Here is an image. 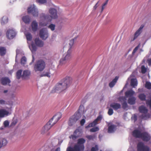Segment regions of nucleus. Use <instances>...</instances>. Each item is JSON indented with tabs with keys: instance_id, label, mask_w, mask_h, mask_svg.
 <instances>
[{
	"instance_id": "1",
	"label": "nucleus",
	"mask_w": 151,
	"mask_h": 151,
	"mask_svg": "<svg viewBox=\"0 0 151 151\" xmlns=\"http://www.w3.org/2000/svg\"><path fill=\"white\" fill-rule=\"evenodd\" d=\"M71 81V77H66L55 85L52 90V93H58L65 90L69 86Z\"/></svg>"
},
{
	"instance_id": "2",
	"label": "nucleus",
	"mask_w": 151,
	"mask_h": 151,
	"mask_svg": "<svg viewBox=\"0 0 151 151\" xmlns=\"http://www.w3.org/2000/svg\"><path fill=\"white\" fill-rule=\"evenodd\" d=\"M62 114L59 112L53 116L49 122L42 128L41 133L44 134L47 132L61 118Z\"/></svg>"
},
{
	"instance_id": "3",
	"label": "nucleus",
	"mask_w": 151,
	"mask_h": 151,
	"mask_svg": "<svg viewBox=\"0 0 151 151\" xmlns=\"http://www.w3.org/2000/svg\"><path fill=\"white\" fill-rule=\"evenodd\" d=\"M62 114L59 112L53 116L49 122L42 128L41 133L44 134L47 132L61 118Z\"/></svg>"
},
{
	"instance_id": "4",
	"label": "nucleus",
	"mask_w": 151,
	"mask_h": 151,
	"mask_svg": "<svg viewBox=\"0 0 151 151\" xmlns=\"http://www.w3.org/2000/svg\"><path fill=\"white\" fill-rule=\"evenodd\" d=\"M62 114L59 112L53 116L49 122L42 128L41 133L44 134L47 132L61 118Z\"/></svg>"
},
{
	"instance_id": "5",
	"label": "nucleus",
	"mask_w": 151,
	"mask_h": 151,
	"mask_svg": "<svg viewBox=\"0 0 151 151\" xmlns=\"http://www.w3.org/2000/svg\"><path fill=\"white\" fill-rule=\"evenodd\" d=\"M132 135L136 138H141L143 141H147L150 138V135L146 132H143L140 129L134 130L132 132Z\"/></svg>"
},
{
	"instance_id": "6",
	"label": "nucleus",
	"mask_w": 151,
	"mask_h": 151,
	"mask_svg": "<svg viewBox=\"0 0 151 151\" xmlns=\"http://www.w3.org/2000/svg\"><path fill=\"white\" fill-rule=\"evenodd\" d=\"M49 13L50 15L41 14V18H44L49 22H51L52 19H55L58 17L57 11L55 8H51L49 10Z\"/></svg>"
},
{
	"instance_id": "7",
	"label": "nucleus",
	"mask_w": 151,
	"mask_h": 151,
	"mask_svg": "<svg viewBox=\"0 0 151 151\" xmlns=\"http://www.w3.org/2000/svg\"><path fill=\"white\" fill-rule=\"evenodd\" d=\"M85 140L83 138L79 139L78 141V143L75 145L73 147H68L66 151H82L84 148V144L85 142Z\"/></svg>"
},
{
	"instance_id": "8",
	"label": "nucleus",
	"mask_w": 151,
	"mask_h": 151,
	"mask_svg": "<svg viewBox=\"0 0 151 151\" xmlns=\"http://www.w3.org/2000/svg\"><path fill=\"white\" fill-rule=\"evenodd\" d=\"M27 41L28 44L29 48L31 50L32 53L35 52L37 50L36 46L34 44L33 42H31L32 38V35L31 34L29 33H25Z\"/></svg>"
},
{
	"instance_id": "9",
	"label": "nucleus",
	"mask_w": 151,
	"mask_h": 151,
	"mask_svg": "<svg viewBox=\"0 0 151 151\" xmlns=\"http://www.w3.org/2000/svg\"><path fill=\"white\" fill-rule=\"evenodd\" d=\"M71 50L70 49H69L65 55L60 60V65H62L65 64L71 58Z\"/></svg>"
},
{
	"instance_id": "10",
	"label": "nucleus",
	"mask_w": 151,
	"mask_h": 151,
	"mask_svg": "<svg viewBox=\"0 0 151 151\" xmlns=\"http://www.w3.org/2000/svg\"><path fill=\"white\" fill-rule=\"evenodd\" d=\"M45 67V61L42 60L37 61L34 66V69L36 72L42 71Z\"/></svg>"
},
{
	"instance_id": "11",
	"label": "nucleus",
	"mask_w": 151,
	"mask_h": 151,
	"mask_svg": "<svg viewBox=\"0 0 151 151\" xmlns=\"http://www.w3.org/2000/svg\"><path fill=\"white\" fill-rule=\"evenodd\" d=\"M139 110L140 112L142 114L140 116L141 119H146L150 117V115L147 113L148 109L143 106H139Z\"/></svg>"
},
{
	"instance_id": "12",
	"label": "nucleus",
	"mask_w": 151,
	"mask_h": 151,
	"mask_svg": "<svg viewBox=\"0 0 151 151\" xmlns=\"http://www.w3.org/2000/svg\"><path fill=\"white\" fill-rule=\"evenodd\" d=\"M28 13H31L35 17H37L38 15V11L36 6L34 4L30 6L27 9Z\"/></svg>"
},
{
	"instance_id": "13",
	"label": "nucleus",
	"mask_w": 151,
	"mask_h": 151,
	"mask_svg": "<svg viewBox=\"0 0 151 151\" xmlns=\"http://www.w3.org/2000/svg\"><path fill=\"white\" fill-rule=\"evenodd\" d=\"M17 34V32L13 28L8 29L6 33V35L7 39L11 40L14 38Z\"/></svg>"
},
{
	"instance_id": "14",
	"label": "nucleus",
	"mask_w": 151,
	"mask_h": 151,
	"mask_svg": "<svg viewBox=\"0 0 151 151\" xmlns=\"http://www.w3.org/2000/svg\"><path fill=\"white\" fill-rule=\"evenodd\" d=\"M40 36L42 39L46 40L48 37L49 33L47 28H44L41 29L40 31Z\"/></svg>"
},
{
	"instance_id": "15",
	"label": "nucleus",
	"mask_w": 151,
	"mask_h": 151,
	"mask_svg": "<svg viewBox=\"0 0 151 151\" xmlns=\"http://www.w3.org/2000/svg\"><path fill=\"white\" fill-rule=\"evenodd\" d=\"M7 110L4 109H0V119L7 116L11 113V108H6Z\"/></svg>"
},
{
	"instance_id": "16",
	"label": "nucleus",
	"mask_w": 151,
	"mask_h": 151,
	"mask_svg": "<svg viewBox=\"0 0 151 151\" xmlns=\"http://www.w3.org/2000/svg\"><path fill=\"white\" fill-rule=\"evenodd\" d=\"M102 118V115H100L92 122L89 124L88 126L86 127V128L92 127L96 126L99 123Z\"/></svg>"
},
{
	"instance_id": "17",
	"label": "nucleus",
	"mask_w": 151,
	"mask_h": 151,
	"mask_svg": "<svg viewBox=\"0 0 151 151\" xmlns=\"http://www.w3.org/2000/svg\"><path fill=\"white\" fill-rule=\"evenodd\" d=\"M138 151H150L149 148L144 145L143 143L142 142L139 143L137 145Z\"/></svg>"
},
{
	"instance_id": "18",
	"label": "nucleus",
	"mask_w": 151,
	"mask_h": 151,
	"mask_svg": "<svg viewBox=\"0 0 151 151\" xmlns=\"http://www.w3.org/2000/svg\"><path fill=\"white\" fill-rule=\"evenodd\" d=\"M119 100L122 103V107L124 109H125L128 107L127 103V99L124 96H121L119 99Z\"/></svg>"
},
{
	"instance_id": "19",
	"label": "nucleus",
	"mask_w": 151,
	"mask_h": 151,
	"mask_svg": "<svg viewBox=\"0 0 151 151\" xmlns=\"http://www.w3.org/2000/svg\"><path fill=\"white\" fill-rule=\"evenodd\" d=\"M144 27L143 25H142L139 29L136 31L134 34V36L133 39L132 38L131 40V41L134 40L142 32V30Z\"/></svg>"
},
{
	"instance_id": "20",
	"label": "nucleus",
	"mask_w": 151,
	"mask_h": 151,
	"mask_svg": "<svg viewBox=\"0 0 151 151\" xmlns=\"http://www.w3.org/2000/svg\"><path fill=\"white\" fill-rule=\"evenodd\" d=\"M40 20L39 24L40 26L45 27L47 26L48 24V22H49L46 20H45L44 18H41V14L40 15Z\"/></svg>"
},
{
	"instance_id": "21",
	"label": "nucleus",
	"mask_w": 151,
	"mask_h": 151,
	"mask_svg": "<svg viewBox=\"0 0 151 151\" xmlns=\"http://www.w3.org/2000/svg\"><path fill=\"white\" fill-rule=\"evenodd\" d=\"M78 119L75 116H73L71 117L70 118L68 123L69 125L70 126L73 125L76 122Z\"/></svg>"
},
{
	"instance_id": "22",
	"label": "nucleus",
	"mask_w": 151,
	"mask_h": 151,
	"mask_svg": "<svg viewBox=\"0 0 151 151\" xmlns=\"http://www.w3.org/2000/svg\"><path fill=\"white\" fill-rule=\"evenodd\" d=\"M110 106L114 110H116L121 108V105L119 103H113L110 104Z\"/></svg>"
},
{
	"instance_id": "23",
	"label": "nucleus",
	"mask_w": 151,
	"mask_h": 151,
	"mask_svg": "<svg viewBox=\"0 0 151 151\" xmlns=\"http://www.w3.org/2000/svg\"><path fill=\"white\" fill-rule=\"evenodd\" d=\"M81 132L80 131L79 129H76L73 135H72L70 137V138H72L73 139H74L80 135Z\"/></svg>"
},
{
	"instance_id": "24",
	"label": "nucleus",
	"mask_w": 151,
	"mask_h": 151,
	"mask_svg": "<svg viewBox=\"0 0 151 151\" xmlns=\"http://www.w3.org/2000/svg\"><path fill=\"white\" fill-rule=\"evenodd\" d=\"M10 82V79L8 77L3 78L1 79V82L4 85L9 84Z\"/></svg>"
},
{
	"instance_id": "25",
	"label": "nucleus",
	"mask_w": 151,
	"mask_h": 151,
	"mask_svg": "<svg viewBox=\"0 0 151 151\" xmlns=\"http://www.w3.org/2000/svg\"><path fill=\"white\" fill-rule=\"evenodd\" d=\"M31 25L32 31L34 32L36 31L38 29V24L36 21H33Z\"/></svg>"
},
{
	"instance_id": "26",
	"label": "nucleus",
	"mask_w": 151,
	"mask_h": 151,
	"mask_svg": "<svg viewBox=\"0 0 151 151\" xmlns=\"http://www.w3.org/2000/svg\"><path fill=\"white\" fill-rule=\"evenodd\" d=\"M135 92L132 90L131 89L126 92L125 95L126 97H132L135 94Z\"/></svg>"
},
{
	"instance_id": "27",
	"label": "nucleus",
	"mask_w": 151,
	"mask_h": 151,
	"mask_svg": "<svg viewBox=\"0 0 151 151\" xmlns=\"http://www.w3.org/2000/svg\"><path fill=\"white\" fill-rule=\"evenodd\" d=\"M116 129V126L114 124H111L109 127L108 132L112 133L114 132Z\"/></svg>"
},
{
	"instance_id": "28",
	"label": "nucleus",
	"mask_w": 151,
	"mask_h": 151,
	"mask_svg": "<svg viewBox=\"0 0 151 151\" xmlns=\"http://www.w3.org/2000/svg\"><path fill=\"white\" fill-rule=\"evenodd\" d=\"M1 23L2 25H4L7 23L8 18L7 16H3L0 20Z\"/></svg>"
},
{
	"instance_id": "29",
	"label": "nucleus",
	"mask_w": 151,
	"mask_h": 151,
	"mask_svg": "<svg viewBox=\"0 0 151 151\" xmlns=\"http://www.w3.org/2000/svg\"><path fill=\"white\" fill-rule=\"evenodd\" d=\"M35 42L37 46L40 47H42L44 45L43 41L39 39V38H36L35 40Z\"/></svg>"
},
{
	"instance_id": "30",
	"label": "nucleus",
	"mask_w": 151,
	"mask_h": 151,
	"mask_svg": "<svg viewBox=\"0 0 151 151\" xmlns=\"http://www.w3.org/2000/svg\"><path fill=\"white\" fill-rule=\"evenodd\" d=\"M131 86L133 88L137 86V81L136 78H132L131 80Z\"/></svg>"
},
{
	"instance_id": "31",
	"label": "nucleus",
	"mask_w": 151,
	"mask_h": 151,
	"mask_svg": "<svg viewBox=\"0 0 151 151\" xmlns=\"http://www.w3.org/2000/svg\"><path fill=\"white\" fill-rule=\"evenodd\" d=\"M30 72L29 71L27 70H25L23 72L22 76L26 78H27L30 76Z\"/></svg>"
},
{
	"instance_id": "32",
	"label": "nucleus",
	"mask_w": 151,
	"mask_h": 151,
	"mask_svg": "<svg viewBox=\"0 0 151 151\" xmlns=\"http://www.w3.org/2000/svg\"><path fill=\"white\" fill-rule=\"evenodd\" d=\"M136 98L134 97H129L128 100V103L131 105L134 104L135 102Z\"/></svg>"
},
{
	"instance_id": "33",
	"label": "nucleus",
	"mask_w": 151,
	"mask_h": 151,
	"mask_svg": "<svg viewBox=\"0 0 151 151\" xmlns=\"http://www.w3.org/2000/svg\"><path fill=\"white\" fill-rule=\"evenodd\" d=\"M23 21L26 24H28L29 23L30 19L28 16H25L22 18Z\"/></svg>"
},
{
	"instance_id": "34",
	"label": "nucleus",
	"mask_w": 151,
	"mask_h": 151,
	"mask_svg": "<svg viewBox=\"0 0 151 151\" xmlns=\"http://www.w3.org/2000/svg\"><path fill=\"white\" fill-rule=\"evenodd\" d=\"M118 79V77L117 76L115 77V78H114L112 81H111L109 83V86L111 88L113 87L115 85Z\"/></svg>"
},
{
	"instance_id": "35",
	"label": "nucleus",
	"mask_w": 151,
	"mask_h": 151,
	"mask_svg": "<svg viewBox=\"0 0 151 151\" xmlns=\"http://www.w3.org/2000/svg\"><path fill=\"white\" fill-rule=\"evenodd\" d=\"M77 37V36H76L74 38L70 40L69 43V45L70 46L69 47V49H71V48L73 45L74 43L76 42Z\"/></svg>"
},
{
	"instance_id": "36",
	"label": "nucleus",
	"mask_w": 151,
	"mask_h": 151,
	"mask_svg": "<svg viewBox=\"0 0 151 151\" xmlns=\"http://www.w3.org/2000/svg\"><path fill=\"white\" fill-rule=\"evenodd\" d=\"M6 53V49L3 47H0V55L1 56L4 55Z\"/></svg>"
},
{
	"instance_id": "37",
	"label": "nucleus",
	"mask_w": 151,
	"mask_h": 151,
	"mask_svg": "<svg viewBox=\"0 0 151 151\" xmlns=\"http://www.w3.org/2000/svg\"><path fill=\"white\" fill-rule=\"evenodd\" d=\"M8 142L5 139H3L0 141V144L1 145V147L2 146L6 145L7 144Z\"/></svg>"
},
{
	"instance_id": "38",
	"label": "nucleus",
	"mask_w": 151,
	"mask_h": 151,
	"mask_svg": "<svg viewBox=\"0 0 151 151\" xmlns=\"http://www.w3.org/2000/svg\"><path fill=\"white\" fill-rule=\"evenodd\" d=\"M139 98V99L142 101L146 100V95L144 93H141L138 96Z\"/></svg>"
},
{
	"instance_id": "39",
	"label": "nucleus",
	"mask_w": 151,
	"mask_h": 151,
	"mask_svg": "<svg viewBox=\"0 0 151 151\" xmlns=\"http://www.w3.org/2000/svg\"><path fill=\"white\" fill-rule=\"evenodd\" d=\"M22 70H19L17 71L16 73V76L17 79H19L22 76Z\"/></svg>"
},
{
	"instance_id": "40",
	"label": "nucleus",
	"mask_w": 151,
	"mask_h": 151,
	"mask_svg": "<svg viewBox=\"0 0 151 151\" xmlns=\"http://www.w3.org/2000/svg\"><path fill=\"white\" fill-rule=\"evenodd\" d=\"M50 74V73L48 71L47 72H45L41 74V76H47L48 77H50L51 76Z\"/></svg>"
},
{
	"instance_id": "41",
	"label": "nucleus",
	"mask_w": 151,
	"mask_h": 151,
	"mask_svg": "<svg viewBox=\"0 0 151 151\" xmlns=\"http://www.w3.org/2000/svg\"><path fill=\"white\" fill-rule=\"evenodd\" d=\"M48 27L52 31H54L55 29V24H51L48 26Z\"/></svg>"
},
{
	"instance_id": "42",
	"label": "nucleus",
	"mask_w": 151,
	"mask_h": 151,
	"mask_svg": "<svg viewBox=\"0 0 151 151\" xmlns=\"http://www.w3.org/2000/svg\"><path fill=\"white\" fill-rule=\"evenodd\" d=\"M145 86L147 89H151V83L149 81H146Z\"/></svg>"
},
{
	"instance_id": "43",
	"label": "nucleus",
	"mask_w": 151,
	"mask_h": 151,
	"mask_svg": "<svg viewBox=\"0 0 151 151\" xmlns=\"http://www.w3.org/2000/svg\"><path fill=\"white\" fill-rule=\"evenodd\" d=\"M26 62L27 59L24 56L22 57L21 60V64L24 65L26 63Z\"/></svg>"
},
{
	"instance_id": "44",
	"label": "nucleus",
	"mask_w": 151,
	"mask_h": 151,
	"mask_svg": "<svg viewBox=\"0 0 151 151\" xmlns=\"http://www.w3.org/2000/svg\"><path fill=\"white\" fill-rule=\"evenodd\" d=\"M99 130V128L98 127H94L90 130V131L92 132H94L98 131Z\"/></svg>"
},
{
	"instance_id": "45",
	"label": "nucleus",
	"mask_w": 151,
	"mask_h": 151,
	"mask_svg": "<svg viewBox=\"0 0 151 151\" xmlns=\"http://www.w3.org/2000/svg\"><path fill=\"white\" fill-rule=\"evenodd\" d=\"M47 0H37L36 2L40 4H44L46 3Z\"/></svg>"
},
{
	"instance_id": "46",
	"label": "nucleus",
	"mask_w": 151,
	"mask_h": 151,
	"mask_svg": "<svg viewBox=\"0 0 151 151\" xmlns=\"http://www.w3.org/2000/svg\"><path fill=\"white\" fill-rule=\"evenodd\" d=\"M141 71L142 73H145L147 71V68L144 65H142L141 66Z\"/></svg>"
},
{
	"instance_id": "47",
	"label": "nucleus",
	"mask_w": 151,
	"mask_h": 151,
	"mask_svg": "<svg viewBox=\"0 0 151 151\" xmlns=\"http://www.w3.org/2000/svg\"><path fill=\"white\" fill-rule=\"evenodd\" d=\"M108 1L109 0H106V1L104 3V4H102L101 8V12H102L103 11L105 8V6L107 4Z\"/></svg>"
},
{
	"instance_id": "48",
	"label": "nucleus",
	"mask_w": 151,
	"mask_h": 151,
	"mask_svg": "<svg viewBox=\"0 0 151 151\" xmlns=\"http://www.w3.org/2000/svg\"><path fill=\"white\" fill-rule=\"evenodd\" d=\"M98 150V146L96 145L95 147H93L91 149V151H97Z\"/></svg>"
},
{
	"instance_id": "49",
	"label": "nucleus",
	"mask_w": 151,
	"mask_h": 151,
	"mask_svg": "<svg viewBox=\"0 0 151 151\" xmlns=\"http://www.w3.org/2000/svg\"><path fill=\"white\" fill-rule=\"evenodd\" d=\"M139 48V46L138 45L134 49L132 52V55H133L136 52L137 50H138V48Z\"/></svg>"
},
{
	"instance_id": "50",
	"label": "nucleus",
	"mask_w": 151,
	"mask_h": 151,
	"mask_svg": "<svg viewBox=\"0 0 151 151\" xmlns=\"http://www.w3.org/2000/svg\"><path fill=\"white\" fill-rule=\"evenodd\" d=\"M146 104L150 106V109H151V99L150 100H148L146 101Z\"/></svg>"
},
{
	"instance_id": "51",
	"label": "nucleus",
	"mask_w": 151,
	"mask_h": 151,
	"mask_svg": "<svg viewBox=\"0 0 151 151\" xmlns=\"http://www.w3.org/2000/svg\"><path fill=\"white\" fill-rule=\"evenodd\" d=\"M108 113L109 115H112L113 113V110L111 108L109 109Z\"/></svg>"
},
{
	"instance_id": "52",
	"label": "nucleus",
	"mask_w": 151,
	"mask_h": 151,
	"mask_svg": "<svg viewBox=\"0 0 151 151\" xmlns=\"http://www.w3.org/2000/svg\"><path fill=\"white\" fill-rule=\"evenodd\" d=\"M4 124L5 127H7L9 125V122L7 120L5 121L4 122Z\"/></svg>"
},
{
	"instance_id": "53",
	"label": "nucleus",
	"mask_w": 151,
	"mask_h": 151,
	"mask_svg": "<svg viewBox=\"0 0 151 151\" xmlns=\"http://www.w3.org/2000/svg\"><path fill=\"white\" fill-rule=\"evenodd\" d=\"M84 107L83 105H81L80 106L79 109V110L81 112H82L84 111Z\"/></svg>"
},
{
	"instance_id": "54",
	"label": "nucleus",
	"mask_w": 151,
	"mask_h": 151,
	"mask_svg": "<svg viewBox=\"0 0 151 151\" xmlns=\"http://www.w3.org/2000/svg\"><path fill=\"white\" fill-rule=\"evenodd\" d=\"M132 119L134 120V122L137 120V116L136 115L134 114V116L132 117Z\"/></svg>"
},
{
	"instance_id": "55",
	"label": "nucleus",
	"mask_w": 151,
	"mask_h": 151,
	"mask_svg": "<svg viewBox=\"0 0 151 151\" xmlns=\"http://www.w3.org/2000/svg\"><path fill=\"white\" fill-rule=\"evenodd\" d=\"M0 104L3 105L6 104V101L4 100L1 99L0 100Z\"/></svg>"
},
{
	"instance_id": "56",
	"label": "nucleus",
	"mask_w": 151,
	"mask_h": 151,
	"mask_svg": "<svg viewBox=\"0 0 151 151\" xmlns=\"http://www.w3.org/2000/svg\"><path fill=\"white\" fill-rule=\"evenodd\" d=\"M85 122V119H82L80 122V123L81 126H83Z\"/></svg>"
},
{
	"instance_id": "57",
	"label": "nucleus",
	"mask_w": 151,
	"mask_h": 151,
	"mask_svg": "<svg viewBox=\"0 0 151 151\" xmlns=\"http://www.w3.org/2000/svg\"><path fill=\"white\" fill-rule=\"evenodd\" d=\"M99 1H98L95 4V5L93 7V10H96L97 7L99 6V5H98V4L99 3Z\"/></svg>"
},
{
	"instance_id": "58",
	"label": "nucleus",
	"mask_w": 151,
	"mask_h": 151,
	"mask_svg": "<svg viewBox=\"0 0 151 151\" xmlns=\"http://www.w3.org/2000/svg\"><path fill=\"white\" fill-rule=\"evenodd\" d=\"M19 50H16V61L17 60V58L18 57V56L19 55Z\"/></svg>"
},
{
	"instance_id": "59",
	"label": "nucleus",
	"mask_w": 151,
	"mask_h": 151,
	"mask_svg": "<svg viewBox=\"0 0 151 151\" xmlns=\"http://www.w3.org/2000/svg\"><path fill=\"white\" fill-rule=\"evenodd\" d=\"M17 123V120H13V121L12 122V124L13 125H15Z\"/></svg>"
},
{
	"instance_id": "60",
	"label": "nucleus",
	"mask_w": 151,
	"mask_h": 151,
	"mask_svg": "<svg viewBox=\"0 0 151 151\" xmlns=\"http://www.w3.org/2000/svg\"><path fill=\"white\" fill-rule=\"evenodd\" d=\"M87 138L89 139H91L93 138V137L92 135H89L87 137Z\"/></svg>"
},
{
	"instance_id": "61",
	"label": "nucleus",
	"mask_w": 151,
	"mask_h": 151,
	"mask_svg": "<svg viewBox=\"0 0 151 151\" xmlns=\"http://www.w3.org/2000/svg\"><path fill=\"white\" fill-rule=\"evenodd\" d=\"M148 61L149 65L151 66V58L148 60Z\"/></svg>"
},
{
	"instance_id": "62",
	"label": "nucleus",
	"mask_w": 151,
	"mask_h": 151,
	"mask_svg": "<svg viewBox=\"0 0 151 151\" xmlns=\"http://www.w3.org/2000/svg\"><path fill=\"white\" fill-rule=\"evenodd\" d=\"M16 1V0H10V3L11 4H12L15 1Z\"/></svg>"
},
{
	"instance_id": "63",
	"label": "nucleus",
	"mask_w": 151,
	"mask_h": 151,
	"mask_svg": "<svg viewBox=\"0 0 151 151\" xmlns=\"http://www.w3.org/2000/svg\"><path fill=\"white\" fill-rule=\"evenodd\" d=\"M138 91L139 92H142L143 91V90L142 89L139 88L138 89Z\"/></svg>"
},
{
	"instance_id": "64",
	"label": "nucleus",
	"mask_w": 151,
	"mask_h": 151,
	"mask_svg": "<svg viewBox=\"0 0 151 151\" xmlns=\"http://www.w3.org/2000/svg\"><path fill=\"white\" fill-rule=\"evenodd\" d=\"M55 151H60V147H58L57 148Z\"/></svg>"
}]
</instances>
